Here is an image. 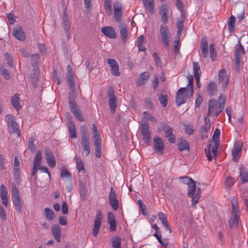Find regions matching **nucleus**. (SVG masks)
<instances>
[{"label":"nucleus","instance_id":"obj_1","mask_svg":"<svg viewBox=\"0 0 248 248\" xmlns=\"http://www.w3.org/2000/svg\"><path fill=\"white\" fill-rule=\"evenodd\" d=\"M225 97L221 94L218 98V102L214 100H210L208 105V115H214L217 116L224 108Z\"/></svg>","mask_w":248,"mask_h":248},{"label":"nucleus","instance_id":"obj_2","mask_svg":"<svg viewBox=\"0 0 248 248\" xmlns=\"http://www.w3.org/2000/svg\"><path fill=\"white\" fill-rule=\"evenodd\" d=\"M193 93V89L186 87L180 88L176 94V104L180 106L185 103L187 99L191 98Z\"/></svg>","mask_w":248,"mask_h":248},{"label":"nucleus","instance_id":"obj_3","mask_svg":"<svg viewBox=\"0 0 248 248\" xmlns=\"http://www.w3.org/2000/svg\"><path fill=\"white\" fill-rule=\"evenodd\" d=\"M11 187L12 189L11 197L12 202L15 206V209L16 212L18 214H20L22 205L18 190L14 183L12 184Z\"/></svg>","mask_w":248,"mask_h":248},{"label":"nucleus","instance_id":"obj_4","mask_svg":"<svg viewBox=\"0 0 248 248\" xmlns=\"http://www.w3.org/2000/svg\"><path fill=\"white\" fill-rule=\"evenodd\" d=\"M5 119L7 123L8 128L11 134H16L19 137L20 135V132L18 125L15 122L14 116L11 114L6 115Z\"/></svg>","mask_w":248,"mask_h":248},{"label":"nucleus","instance_id":"obj_5","mask_svg":"<svg viewBox=\"0 0 248 248\" xmlns=\"http://www.w3.org/2000/svg\"><path fill=\"white\" fill-rule=\"evenodd\" d=\"M159 33L161 39L164 46L166 48H168L170 42V31L168 27L165 24L161 25L160 27Z\"/></svg>","mask_w":248,"mask_h":248},{"label":"nucleus","instance_id":"obj_6","mask_svg":"<svg viewBox=\"0 0 248 248\" xmlns=\"http://www.w3.org/2000/svg\"><path fill=\"white\" fill-rule=\"evenodd\" d=\"M218 84L222 90H225L229 83V75L227 71L222 69L218 72Z\"/></svg>","mask_w":248,"mask_h":248},{"label":"nucleus","instance_id":"obj_7","mask_svg":"<svg viewBox=\"0 0 248 248\" xmlns=\"http://www.w3.org/2000/svg\"><path fill=\"white\" fill-rule=\"evenodd\" d=\"M234 54L235 69L236 70L239 71L241 67V57L245 54L244 49L240 43L237 46Z\"/></svg>","mask_w":248,"mask_h":248},{"label":"nucleus","instance_id":"obj_8","mask_svg":"<svg viewBox=\"0 0 248 248\" xmlns=\"http://www.w3.org/2000/svg\"><path fill=\"white\" fill-rule=\"evenodd\" d=\"M141 133L144 141L148 144L150 142L151 132L149 130V125L145 120H141Z\"/></svg>","mask_w":248,"mask_h":248},{"label":"nucleus","instance_id":"obj_9","mask_svg":"<svg viewBox=\"0 0 248 248\" xmlns=\"http://www.w3.org/2000/svg\"><path fill=\"white\" fill-rule=\"evenodd\" d=\"M108 199L112 209L114 211L117 210L119 207V200L116 193L112 187L110 188Z\"/></svg>","mask_w":248,"mask_h":248},{"label":"nucleus","instance_id":"obj_10","mask_svg":"<svg viewBox=\"0 0 248 248\" xmlns=\"http://www.w3.org/2000/svg\"><path fill=\"white\" fill-rule=\"evenodd\" d=\"M242 146L243 143L240 140L237 141L234 143L232 154V159L235 162H237L238 160L241 155Z\"/></svg>","mask_w":248,"mask_h":248},{"label":"nucleus","instance_id":"obj_11","mask_svg":"<svg viewBox=\"0 0 248 248\" xmlns=\"http://www.w3.org/2000/svg\"><path fill=\"white\" fill-rule=\"evenodd\" d=\"M102 219V214L101 212H98L95 216V218L93 222V226L92 229L93 234L95 237L97 236L98 234L101 227Z\"/></svg>","mask_w":248,"mask_h":248},{"label":"nucleus","instance_id":"obj_12","mask_svg":"<svg viewBox=\"0 0 248 248\" xmlns=\"http://www.w3.org/2000/svg\"><path fill=\"white\" fill-rule=\"evenodd\" d=\"M161 127L165 132V137L170 143H174L175 141V136L173 134V130L172 128L167 124H162Z\"/></svg>","mask_w":248,"mask_h":248},{"label":"nucleus","instance_id":"obj_13","mask_svg":"<svg viewBox=\"0 0 248 248\" xmlns=\"http://www.w3.org/2000/svg\"><path fill=\"white\" fill-rule=\"evenodd\" d=\"M108 63L111 68V74L114 76H119L120 72L117 62L114 59H108Z\"/></svg>","mask_w":248,"mask_h":248},{"label":"nucleus","instance_id":"obj_14","mask_svg":"<svg viewBox=\"0 0 248 248\" xmlns=\"http://www.w3.org/2000/svg\"><path fill=\"white\" fill-rule=\"evenodd\" d=\"M169 9L167 5H161L159 9V14L161 16L162 21L164 24H166L169 20Z\"/></svg>","mask_w":248,"mask_h":248},{"label":"nucleus","instance_id":"obj_15","mask_svg":"<svg viewBox=\"0 0 248 248\" xmlns=\"http://www.w3.org/2000/svg\"><path fill=\"white\" fill-rule=\"evenodd\" d=\"M81 144L85 155H88L91 152L90 138L88 136L83 137L81 138Z\"/></svg>","mask_w":248,"mask_h":248},{"label":"nucleus","instance_id":"obj_16","mask_svg":"<svg viewBox=\"0 0 248 248\" xmlns=\"http://www.w3.org/2000/svg\"><path fill=\"white\" fill-rule=\"evenodd\" d=\"M154 147L156 152L161 155L164 149V145L163 140L159 138H155L154 139Z\"/></svg>","mask_w":248,"mask_h":248},{"label":"nucleus","instance_id":"obj_17","mask_svg":"<svg viewBox=\"0 0 248 248\" xmlns=\"http://www.w3.org/2000/svg\"><path fill=\"white\" fill-rule=\"evenodd\" d=\"M46 159L49 167L53 168L56 165V161L52 152L48 149L45 150Z\"/></svg>","mask_w":248,"mask_h":248},{"label":"nucleus","instance_id":"obj_18","mask_svg":"<svg viewBox=\"0 0 248 248\" xmlns=\"http://www.w3.org/2000/svg\"><path fill=\"white\" fill-rule=\"evenodd\" d=\"M102 33L107 37L110 38H115L116 37L115 31L111 26H107L101 28Z\"/></svg>","mask_w":248,"mask_h":248},{"label":"nucleus","instance_id":"obj_19","mask_svg":"<svg viewBox=\"0 0 248 248\" xmlns=\"http://www.w3.org/2000/svg\"><path fill=\"white\" fill-rule=\"evenodd\" d=\"M13 35L15 38L20 41H24L26 38L25 33L20 27H17L14 28L13 32Z\"/></svg>","mask_w":248,"mask_h":248},{"label":"nucleus","instance_id":"obj_20","mask_svg":"<svg viewBox=\"0 0 248 248\" xmlns=\"http://www.w3.org/2000/svg\"><path fill=\"white\" fill-rule=\"evenodd\" d=\"M108 220L109 225V230L111 232H114L116 230V222L114 217V214L109 212L108 213Z\"/></svg>","mask_w":248,"mask_h":248},{"label":"nucleus","instance_id":"obj_21","mask_svg":"<svg viewBox=\"0 0 248 248\" xmlns=\"http://www.w3.org/2000/svg\"><path fill=\"white\" fill-rule=\"evenodd\" d=\"M7 190L3 185L0 186V198L3 204L6 207H8V199L7 198Z\"/></svg>","mask_w":248,"mask_h":248},{"label":"nucleus","instance_id":"obj_22","mask_svg":"<svg viewBox=\"0 0 248 248\" xmlns=\"http://www.w3.org/2000/svg\"><path fill=\"white\" fill-rule=\"evenodd\" d=\"M119 28L121 39L123 42H125L127 40L128 37L127 27L125 24H121Z\"/></svg>","mask_w":248,"mask_h":248},{"label":"nucleus","instance_id":"obj_23","mask_svg":"<svg viewBox=\"0 0 248 248\" xmlns=\"http://www.w3.org/2000/svg\"><path fill=\"white\" fill-rule=\"evenodd\" d=\"M51 231L56 241L60 242L61 234L60 226L58 224L54 225L51 228Z\"/></svg>","mask_w":248,"mask_h":248},{"label":"nucleus","instance_id":"obj_24","mask_svg":"<svg viewBox=\"0 0 248 248\" xmlns=\"http://www.w3.org/2000/svg\"><path fill=\"white\" fill-rule=\"evenodd\" d=\"M149 78L148 72H145L140 74L138 79L137 81V84L140 86L144 85L148 81Z\"/></svg>","mask_w":248,"mask_h":248},{"label":"nucleus","instance_id":"obj_25","mask_svg":"<svg viewBox=\"0 0 248 248\" xmlns=\"http://www.w3.org/2000/svg\"><path fill=\"white\" fill-rule=\"evenodd\" d=\"M122 6L120 4H115L114 5V18L117 21H120L122 13Z\"/></svg>","mask_w":248,"mask_h":248},{"label":"nucleus","instance_id":"obj_26","mask_svg":"<svg viewBox=\"0 0 248 248\" xmlns=\"http://www.w3.org/2000/svg\"><path fill=\"white\" fill-rule=\"evenodd\" d=\"M239 170V177L240 178L241 182L243 184L248 182V171L243 166H241Z\"/></svg>","mask_w":248,"mask_h":248},{"label":"nucleus","instance_id":"obj_27","mask_svg":"<svg viewBox=\"0 0 248 248\" xmlns=\"http://www.w3.org/2000/svg\"><path fill=\"white\" fill-rule=\"evenodd\" d=\"M232 207V215L240 216L239 205L237 202V200L233 197L231 200Z\"/></svg>","mask_w":248,"mask_h":248},{"label":"nucleus","instance_id":"obj_28","mask_svg":"<svg viewBox=\"0 0 248 248\" xmlns=\"http://www.w3.org/2000/svg\"><path fill=\"white\" fill-rule=\"evenodd\" d=\"M144 8L150 13H153L154 10V3L153 0H142Z\"/></svg>","mask_w":248,"mask_h":248},{"label":"nucleus","instance_id":"obj_29","mask_svg":"<svg viewBox=\"0 0 248 248\" xmlns=\"http://www.w3.org/2000/svg\"><path fill=\"white\" fill-rule=\"evenodd\" d=\"M198 191L196 189V182L194 181L187 186V196L191 197L195 194Z\"/></svg>","mask_w":248,"mask_h":248},{"label":"nucleus","instance_id":"obj_30","mask_svg":"<svg viewBox=\"0 0 248 248\" xmlns=\"http://www.w3.org/2000/svg\"><path fill=\"white\" fill-rule=\"evenodd\" d=\"M204 122V124L202 126L200 131V133L202 136L210 130L211 125L209 119L205 118Z\"/></svg>","mask_w":248,"mask_h":248},{"label":"nucleus","instance_id":"obj_31","mask_svg":"<svg viewBox=\"0 0 248 248\" xmlns=\"http://www.w3.org/2000/svg\"><path fill=\"white\" fill-rule=\"evenodd\" d=\"M11 103L14 108L17 110L21 108V106L19 103V95L16 93L11 98Z\"/></svg>","mask_w":248,"mask_h":248},{"label":"nucleus","instance_id":"obj_32","mask_svg":"<svg viewBox=\"0 0 248 248\" xmlns=\"http://www.w3.org/2000/svg\"><path fill=\"white\" fill-rule=\"evenodd\" d=\"M69 136L71 138H76L77 134L76 132V127L74 123L72 121H69L67 124Z\"/></svg>","mask_w":248,"mask_h":248},{"label":"nucleus","instance_id":"obj_33","mask_svg":"<svg viewBox=\"0 0 248 248\" xmlns=\"http://www.w3.org/2000/svg\"><path fill=\"white\" fill-rule=\"evenodd\" d=\"M177 146L180 151L185 150H189V145L188 142L184 140H180L177 143Z\"/></svg>","mask_w":248,"mask_h":248},{"label":"nucleus","instance_id":"obj_34","mask_svg":"<svg viewBox=\"0 0 248 248\" xmlns=\"http://www.w3.org/2000/svg\"><path fill=\"white\" fill-rule=\"evenodd\" d=\"M192 198L191 205L193 207L195 208L200 198V188H198L197 192L191 197Z\"/></svg>","mask_w":248,"mask_h":248},{"label":"nucleus","instance_id":"obj_35","mask_svg":"<svg viewBox=\"0 0 248 248\" xmlns=\"http://www.w3.org/2000/svg\"><path fill=\"white\" fill-rule=\"evenodd\" d=\"M44 211L46 217L48 220H52L55 217V214L54 212L49 208H45Z\"/></svg>","mask_w":248,"mask_h":248},{"label":"nucleus","instance_id":"obj_36","mask_svg":"<svg viewBox=\"0 0 248 248\" xmlns=\"http://www.w3.org/2000/svg\"><path fill=\"white\" fill-rule=\"evenodd\" d=\"M235 23V17L233 16H231L229 18L228 24V30L230 32H232L234 30V24Z\"/></svg>","mask_w":248,"mask_h":248},{"label":"nucleus","instance_id":"obj_37","mask_svg":"<svg viewBox=\"0 0 248 248\" xmlns=\"http://www.w3.org/2000/svg\"><path fill=\"white\" fill-rule=\"evenodd\" d=\"M104 8L106 13L108 15H110L112 13V7L111 0H105Z\"/></svg>","mask_w":248,"mask_h":248},{"label":"nucleus","instance_id":"obj_38","mask_svg":"<svg viewBox=\"0 0 248 248\" xmlns=\"http://www.w3.org/2000/svg\"><path fill=\"white\" fill-rule=\"evenodd\" d=\"M42 159V154L40 151H38L35 155L34 162L33 166L34 167H39L41 164Z\"/></svg>","mask_w":248,"mask_h":248},{"label":"nucleus","instance_id":"obj_39","mask_svg":"<svg viewBox=\"0 0 248 248\" xmlns=\"http://www.w3.org/2000/svg\"><path fill=\"white\" fill-rule=\"evenodd\" d=\"M108 103L111 112L114 113L117 106L116 97H111L110 98H109Z\"/></svg>","mask_w":248,"mask_h":248},{"label":"nucleus","instance_id":"obj_40","mask_svg":"<svg viewBox=\"0 0 248 248\" xmlns=\"http://www.w3.org/2000/svg\"><path fill=\"white\" fill-rule=\"evenodd\" d=\"M232 216V218L230 219V220L229 222L230 226L231 227H233L234 226L236 227L239 224V216Z\"/></svg>","mask_w":248,"mask_h":248},{"label":"nucleus","instance_id":"obj_41","mask_svg":"<svg viewBox=\"0 0 248 248\" xmlns=\"http://www.w3.org/2000/svg\"><path fill=\"white\" fill-rule=\"evenodd\" d=\"M63 21L65 31H70V22L68 19V16L65 13L64 14L63 16Z\"/></svg>","mask_w":248,"mask_h":248},{"label":"nucleus","instance_id":"obj_42","mask_svg":"<svg viewBox=\"0 0 248 248\" xmlns=\"http://www.w3.org/2000/svg\"><path fill=\"white\" fill-rule=\"evenodd\" d=\"M144 117L142 119L145 120L147 122V120H149L151 121L154 123H156L157 122V120L152 115H151L150 113L146 111L143 112Z\"/></svg>","mask_w":248,"mask_h":248},{"label":"nucleus","instance_id":"obj_43","mask_svg":"<svg viewBox=\"0 0 248 248\" xmlns=\"http://www.w3.org/2000/svg\"><path fill=\"white\" fill-rule=\"evenodd\" d=\"M184 129L185 133L189 135H192L194 131L193 126L187 124H185L184 125Z\"/></svg>","mask_w":248,"mask_h":248},{"label":"nucleus","instance_id":"obj_44","mask_svg":"<svg viewBox=\"0 0 248 248\" xmlns=\"http://www.w3.org/2000/svg\"><path fill=\"white\" fill-rule=\"evenodd\" d=\"M112 245L113 248H121V240L118 237H115L112 239Z\"/></svg>","mask_w":248,"mask_h":248},{"label":"nucleus","instance_id":"obj_45","mask_svg":"<svg viewBox=\"0 0 248 248\" xmlns=\"http://www.w3.org/2000/svg\"><path fill=\"white\" fill-rule=\"evenodd\" d=\"M210 55L211 60L214 62L216 59L217 54L213 44L210 45Z\"/></svg>","mask_w":248,"mask_h":248},{"label":"nucleus","instance_id":"obj_46","mask_svg":"<svg viewBox=\"0 0 248 248\" xmlns=\"http://www.w3.org/2000/svg\"><path fill=\"white\" fill-rule=\"evenodd\" d=\"M61 177L62 178L65 177L71 178V175L65 167H62L61 169Z\"/></svg>","mask_w":248,"mask_h":248},{"label":"nucleus","instance_id":"obj_47","mask_svg":"<svg viewBox=\"0 0 248 248\" xmlns=\"http://www.w3.org/2000/svg\"><path fill=\"white\" fill-rule=\"evenodd\" d=\"M69 106L72 112L79 109L75 100L71 98H69Z\"/></svg>","mask_w":248,"mask_h":248},{"label":"nucleus","instance_id":"obj_48","mask_svg":"<svg viewBox=\"0 0 248 248\" xmlns=\"http://www.w3.org/2000/svg\"><path fill=\"white\" fill-rule=\"evenodd\" d=\"M193 71L194 74V76L201 75V70L200 68V66L199 63L197 62H194L193 63Z\"/></svg>","mask_w":248,"mask_h":248},{"label":"nucleus","instance_id":"obj_49","mask_svg":"<svg viewBox=\"0 0 248 248\" xmlns=\"http://www.w3.org/2000/svg\"><path fill=\"white\" fill-rule=\"evenodd\" d=\"M67 76L68 85H69L71 89H74L75 88V83L74 80L73 74L67 75Z\"/></svg>","mask_w":248,"mask_h":248},{"label":"nucleus","instance_id":"obj_50","mask_svg":"<svg viewBox=\"0 0 248 248\" xmlns=\"http://www.w3.org/2000/svg\"><path fill=\"white\" fill-rule=\"evenodd\" d=\"M159 219L161 221L163 225L168 223L167 217L166 214L163 213L159 212L158 214Z\"/></svg>","mask_w":248,"mask_h":248},{"label":"nucleus","instance_id":"obj_51","mask_svg":"<svg viewBox=\"0 0 248 248\" xmlns=\"http://www.w3.org/2000/svg\"><path fill=\"white\" fill-rule=\"evenodd\" d=\"M216 89V84L214 82H210L208 85V91L210 94L212 95L215 92Z\"/></svg>","mask_w":248,"mask_h":248},{"label":"nucleus","instance_id":"obj_52","mask_svg":"<svg viewBox=\"0 0 248 248\" xmlns=\"http://www.w3.org/2000/svg\"><path fill=\"white\" fill-rule=\"evenodd\" d=\"M94 146V147H101V140L100 136L93 137Z\"/></svg>","mask_w":248,"mask_h":248},{"label":"nucleus","instance_id":"obj_53","mask_svg":"<svg viewBox=\"0 0 248 248\" xmlns=\"http://www.w3.org/2000/svg\"><path fill=\"white\" fill-rule=\"evenodd\" d=\"M72 112L74 113L76 118L77 119H78L79 121L82 122V121H84V118L79 109H78L76 110H75V111H73Z\"/></svg>","mask_w":248,"mask_h":248},{"label":"nucleus","instance_id":"obj_54","mask_svg":"<svg viewBox=\"0 0 248 248\" xmlns=\"http://www.w3.org/2000/svg\"><path fill=\"white\" fill-rule=\"evenodd\" d=\"M234 183V180L232 177L230 176H227L225 178V183L227 186L231 187Z\"/></svg>","mask_w":248,"mask_h":248},{"label":"nucleus","instance_id":"obj_55","mask_svg":"<svg viewBox=\"0 0 248 248\" xmlns=\"http://www.w3.org/2000/svg\"><path fill=\"white\" fill-rule=\"evenodd\" d=\"M159 100L160 103L164 107H165L167 105V95H162L159 97Z\"/></svg>","mask_w":248,"mask_h":248},{"label":"nucleus","instance_id":"obj_56","mask_svg":"<svg viewBox=\"0 0 248 248\" xmlns=\"http://www.w3.org/2000/svg\"><path fill=\"white\" fill-rule=\"evenodd\" d=\"M177 27L178 29L177 34H179L184 29V21L182 20L181 21H178L177 22Z\"/></svg>","mask_w":248,"mask_h":248},{"label":"nucleus","instance_id":"obj_57","mask_svg":"<svg viewBox=\"0 0 248 248\" xmlns=\"http://www.w3.org/2000/svg\"><path fill=\"white\" fill-rule=\"evenodd\" d=\"M196 96L197 97L195 101V106L196 108H199L203 101V99L200 94H196Z\"/></svg>","mask_w":248,"mask_h":248},{"label":"nucleus","instance_id":"obj_58","mask_svg":"<svg viewBox=\"0 0 248 248\" xmlns=\"http://www.w3.org/2000/svg\"><path fill=\"white\" fill-rule=\"evenodd\" d=\"M187 78L188 80V84L186 86V87L190 89H193V77L192 75H188L187 77Z\"/></svg>","mask_w":248,"mask_h":248},{"label":"nucleus","instance_id":"obj_59","mask_svg":"<svg viewBox=\"0 0 248 248\" xmlns=\"http://www.w3.org/2000/svg\"><path fill=\"white\" fill-rule=\"evenodd\" d=\"M0 217L3 221H5L6 219V213L1 205H0Z\"/></svg>","mask_w":248,"mask_h":248},{"label":"nucleus","instance_id":"obj_60","mask_svg":"<svg viewBox=\"0 0 248 248\" xmlns=\"http://www.w3.org/2000/svg\"><path fill=\"white\" fill-rule=\"evenodd\" d=\"M0 73L6 79H9L10 78V76L8 71L5 68L0 69Z\"/></svg>","mask_w":248,"mask_h":248},{"label":"nucleus","instance_id":"obj_61","mask_svg":"<svg viewBox=\"0 0 248 248\" xmlns=\"http://www.w3.org/2000/svg\"><path fill=\"white\" fill-rule=\"evenodd\" d=\"M4 57L6 61L7 62V63L10 65V66L12 67L13 60L10 54L6 53L4 55Z\"/></svg>","mask_w":248,"mask_h":248},{"label":"nucleus","instance_id":"obj_62","mask_svg":"<svg viewBox=\"0 0 248 248\" xmlns=\"http://www.w3.org/2000/svg\"><path fill=\"white\" fill-rule=\"evenodd\" d=\"M215 144L212 148V152L213 154L214 157H216L217 155V151L219 143L218 141H214Z\"/></svg>","mask_w":248,"mask_h":248},{"label":"nucleus","instance_id":"obj_63","mask_svg":"<svg viewBox=\"0 0 248 248\" xmlns=\"http://www.w3.org/2000/svg\"><path fill=\"white\" fill-rule=\"evenodd\" d=\"M181 179L182 180V183L184 184L187 185V186L194 181L193 180L189 177H184Z\"/></svg>","mask_w":248,"mask_h":248},{"label":"nucleus","instance_id":"obj_64","mask_svg":"<svg viewBox=\"0 0 248 248\" xmlns=\"http://www.w3.org/2000/svg\"><path fill=\"white\" fill-rule=\"evenodd\" d=\"M77 168L79 171L84 170V166L80 159H78L77 161Z\"/></svg>","mask_w":248,"mask_h":248}]
</instances>
